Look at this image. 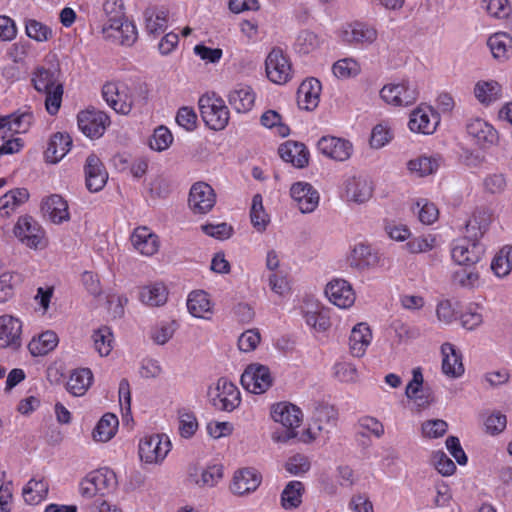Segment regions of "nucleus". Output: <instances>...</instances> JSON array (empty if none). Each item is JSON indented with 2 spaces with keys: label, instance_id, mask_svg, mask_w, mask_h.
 <instances>
[{
  "label": "nucleus",
  "instance_id": "nucleus-1",
  "mask_svg": "<svg viewBox=\"0 0 512 512\" xmlns=\"http://www.w3.org/2000/svg\"><path fill=\"white\" fill-rule=\"evenodd\" d=\"M484 230L477 226V221L470 220L466 224V236L457 241L452 248V258L459 266L476 265L484 253V247L479 242Z\"/></svg>",
  "mask_w": 512,
  "mask_h": 512
},
{
  "label": "nucleus",
  "instance_id": "nucleus-2",
  "mask_svg": "<svg viewBox=\"0 0 512 512\" xmlns=\"http://www.w3.org/2000/svg\"><path fill=\"white\" fill-rule=\"evenodd\" d=\"M337 411L327 403H318L313 411L312 421L305 429L296 443L320 444L324 441L331 429L336 425Z\"/></svg>",
  "mask_w": 512,
  "mask_h": 512
},
{
  "label": "nucleus",
  "instance_id": "nucleus-3",
  "mask_svg": "<svg viewBox=\"0 0 512 512\" xmlns=\"http://www.w3.org/2000/svg\"><path fill=\"white\" fill-rule=\"evenodd\" d=\"M116 473L109 468H99L89 472L78 484L79 495L87 500L105 496L117 488Z\"/></svg>",
  "mask_w": 512,
  "mask_h": 512
},
{
  "label": "nucleus",
  "instance_id": "nucleus-4",
  "mask_svg": "<svg viewBox=\"0 0 512 512\" xmlns=\"http://www.w3.org/2000/svg\"><path fill=\"white\" fill-rule=\"evenodd\" d=\"M271 417L284 427L281 433H273L274 440L285 443L287 440L297 437L293 428L298 427L302 420V412L297 406L291 403H277L272 406Z\"/></svg>",
  "mask_w": 512,
  "mask_h": 512
},
{
  "label": "nucleus",
  "instance_id": "nucleus-5",
  "mask_svg": "<svg viewBox=\"0 0 512 512\" xmlns=\"http://www.w3.org/2000/svg\"><path fill=\"white\" fill-rule=\"evenodd\" d=\"M198 104L201 117L207 127L220 131L228 125L230 113L221 97H217L215 94L213 96H202Z\"/></svg>",
  "mask_w": 512,
  "mask_h": 512
},
{
  "label": "nucleus",
  "instance_id": "nucleus-6",
  "mask_svg": "<svg viewBox=\"0 0 512 512\" xmlns=\"http://www.w3.org/2000/svg\"><path fill=\"white\" fill-rule=\"evenodd\" d=\"M207 395L212 406L220 411L231 412L241 403L240 391L225 377L219 378L215 387L210 386Z\"/></svg>",
  "mask_w": 512,
  "mask_h": 512
},
{
  "label": "nucleus",
  "instance_id": "nucleus-7",
  "mask_svg": "<svg viewBox=\"0 0 512 512\" xmlns=\"http://www.w3.org/2000/svg\"><path fill=\"white\" fill-rule=\"evenodd\" d=\"M187 477L191 484L200 488H214L224 477L221 464L204 465L200 460L191 462L187 467Z\"/></svg>",
  "mask_w": 512,
  "mask_h": 512
},
{
  "label": "nucleus",
  "instance_id": "nucleus-8",
  "mask_svg": "<svg viewBox=\"0 0 512 512\" xmlns=\"http://www.w3.org/2000/svg\"><path fill=\"white\" fill-rule=\"evenodd\" d=\"M102 96L115 112L123 115L131 112L134 98L127 84L123 82H107L102 87Z\"/></svg>",
  "mask_w": 512,
  "mask_h": 512
},
{
  "label": "nucleus",
  "instance_id": "nucleus-9",
  "mask_svg": "<svg viewBox=\"0 0 512 512\" xmlns=\"http://www.w3.org/2000/svg\"><path fill=\"white\" fill-rule=\"evenodd\" d=\"M273 381L269 367L259 363L248 365L240 379L243 388L253 394L265 393L272 386Z\"/></svg>",
  "mask_w": 512,
  "mask_h": 512
},
{
  "label": "nucleus",
  "instance_id": "nucleus-10",
  "mask_svg": "<svg viewBox=\"0 0 512 512\" xmlns=\"http://www.w3.org/2000/svg\"><path fill=\"white\" fill-rule=\"evenodd\" d=\"M381 98L394 106H409L416 102L419 96L417 85L409 80L399 84L385 85L380 91Z\"/></svg>",
  "mask_w": 512,
  "mask_h": 512
},
{
  "label": "nucleus",
  "instance_id": "nucleus-11",
  "mask_svg": "<svg viewBox=\"0 0 512 512\" xmlns=\"http://www.w3.org/2000/svg\"><path fill=\"white\" fill-rule=\"evenodd\" d=\"M266 74L270 81L276 84H285L291 79V63L284 55L283 50L275 47L268 54L266 61Z\"/></svg>",
  "mask_w": 512,
  "mask_h": 512
},
{
  "label": "nucleus",
  "instance_id": "nucleus-12",
  "mask_svg": "<svg viewBox=\"0 0 512 512\" xmlns=\"http://www.w3.org/2000/svg\"><path fill=\"white\" fill-rule=\"evenodd\" d=\"M77 120L79 129L89 138L101 137L110 125L109 116L94 108L80 112Z\"/></svg>",
  "mask_w": 512,
  "mask_h": 512
},
{
  "label": "nucleus",
  "instance_id": "nucleus-13",
  "mask_svg": "<svg viewBox=\"0 0 512 512\" xmlns=\"http://www.w3.org/2000/svg\"><path fill=\"white\" fill-rule=\"evenodd\" d=\"M215 203L216 194L208 183L199 181L191 186L188 205L195 214L208 213Z\"/></svg>",
  "mask_w": 512,
  "mask_h": 512
},
{
  "label": "nucleus",
  "instance_id": "nucleus-14",
  "mask_svg": "<svg viewBox=\"0 0 512 512\" xmlns=\"http://www.w3.org/2000/svg\"><path fill=\"white\" fill-rule=\"evenodd\" d=\"M261 475L253 468H240L232 476L229 490L236 496L254 492L261 484Z\"/></svg>",
  "mask_w": 512,
  "mask_h": 512
},
{
  "label": "nucleus",
  "instance_id": "nucleus-15",
  "mask_svg": "<svg viewBox=\"0 0 512 512\" xmlns=\"http://www.w3.org/2000/svg\"><path fill=\"white\" fill-rule=\"evenodd\" d=\"M405 394L411 400L417 411L427 408L432 402L433 397L428 388L423 387V374L421 368H414L412 379L408 383Z\"/></svg>",
  "mask_w": 512,
  "mask_h": 512
},
{
  "label": "nucleus",
  "instance_id": "nucleus-16",
  "mask_svg": "<svg viewBox=\"0 0 512 512\" xmlns=\"http://www.w3.org/2000/svg\"><path fill=\"white\" fill-rule=\"evenodd\" d=\"M15 236L26 246L38 248L44 232L40 225L31 216H22L14 227Z\"/></svg>",
  "mask_w": 512,
  "mask_h": 512
},
{
  "label": "nucleus",
  "instance_id": "nucleus-17",
  "mask_svg": "<svg viewBox=\"0 0 512 512\" xmlns=\"http://www.w3.org/2000/svg\"><path fill=\"white\" fill-rule=\"evenodd\" d=\"M317 148L320 153L336 161L348 160L353 152L350 141L332 136L322 137L317 143Z\"/></svg>",
  "mask_w": 512,
  "mask_h": 512
},
{
  "label": "nucleus",
  "instance_id": "nucleus-18",
  "mask_svg": "<svg viewBox=\"0 0 512 512\" xmlns=\"http://www.w3.org/2000/svg\"><path fill=\"white\" fill-rule=\"evenodd\" d=\"M291 197L302 213L313 212L319 203V193L307 182H296L290 189Z\"/></svg>",
  "mask_w": 512,
  "mask_h": 512
},
{
  "label": "nucleus",
  "instance_id": "nucleus-19",
  "mask_svg": "<svg viewBox=\"0 0 512 512\" xmlns=\"http://www.w3.org/2000/svg\"><path fill=\"white\" fill-rule=\"evenodd\" d=\"M22 323L11 315L0 316V348L21 346Z\"/></svg>",
  "mask_w": 512,
  "mask_h": 512
},
{
  "label": "nucleus",
  "instance_id": "nucleus-20",
  "mask_svg": "<svg viewBox=\"0 0 512 512\" xmlns=\"http://www.w3.org/2000/svg\"><path fill=\"white\" fill-rule=\"evenodd\" d=\"M86 187L90 192H98L105 186L108 173L106 172L101 160L94 154L86 159L84 167Z\"/></svg>",
  "mask_w": 512,
  "mask_h": 512
},
{
  "label": "nucleus",
  "instance_id": "nucleus-21",
  "mask_svg": "<svg viewBox=\"0 0 512 512\" xmlns=\"http://www.w3.org/2000/svg\"><path fill=\"white\" fill-rule=\"evenodd\" d=\"M460 465H464L467 462V456L464 450H437L432 456V462L435 469L443 476H451L456 470V465L453 461Z\"/></svg>",
  "mask_w": 512,
  "mask_h": 512
},
{
  "label": "nucleus",
  "instance_id": "nucleus-22",
  "mask_svg": "<svg viewBox=\"0 0 512 512\" xmlns=\"http://www.w3.org/2000/svg\"><path fill=\"white\" fill-rule=\"evenodd\" d=\"M328 299L340 308H348L355 301L351 285L344 279H335L329 282L325 289Z\"/></svg>",
  "mask_w": 512,
  "mask_h": 512
},
{
  "label": "nucleus",
  "instance_id": "nucleus-23",
  "mask_svg": "<svg viewBox=\"0 0 512 512\" xmlns=\"http://www.w3.org/2000/svg\"><path fill=\"white\" fill-rule=\"evenodd\" d=\"M321 93V83L316 78L304 80L297 90V103L300 109L314 110L318 104Z\"/></svg>",
  "mask_w": 512,
  "mask_h": 512
},
{
  "label": "nucleus",
  "instance_id": "nucleus-24",
  "mask_svg": "<svg viewBox=\"0 0 512 512\" xmlns=\"http://www.w3.org/2000/svg\"><path fill=\"white\" fill-rule=\"evenodd\" d=\"M104 23L101 32L106 38L113 36L111 29L116 25L121 26L125 18L123 0H106L103 3Z\"/></svg>",
  "mask_w": 512,
  "mask_h": 512
},
{
  "label": "nucleus",
  "instance_id": "nucleus-25",
  "mask_svg": "<svg viewBox=\"0 0 512 512\" xmlns=\"http://www.w3.org/2000/svg\"><path fill=\"white\" fill-rule=\"evenodd\" d=\"M278 153L282 160L296 168H304L308 165L309 152L303 143L287 141L279 146Z\"/></svg>",
  "mask_w": 512,
  "mask_h": 512
},
{
  "label": "nucleus",
  "instance_id": "nucleus-26",
  "mask_svg": "<svg viewBox=\"0 0 512 512\" xmlns=\"http://www.w3.org/2000/svg\"><path fill=\"white\" fill-rule=\"evenodd\" d=\"M466 130L468 135L475 139L482 148L493 145L498 139L497 131L482 119L471 120L466 125Z\"/></svg>",
  "mask_w": 512,
  "mask_h": 512
},
{
  "label": "nucleus",
  "instance_id": "nucleus-27",
  "mask_svg": "<svg viewBox=\"0 0 512 512\" xmlns=\"http://www.w3.org/2000/svg\"><path fill=\"white\" fill-rule=\"evenodd\" d=\"M131 242L136 250L146 256L154 255L159 249V239L147 227H138L131 235Z\"/></svg>",
  "mask_w": 512,
  "mask_h": 512
},
{
  "label": "nucleus",
  "instance_id": "nucleus-28",
  "mask_svg": "<svg viewBox=\"0 0 512 512\" xmlns=\"http://www.w3.org/2000/svg\"><path fill=\"white\" fill-rule=\"evenodd\" d=\"M441 352L443 373L452 378L460 377L464 373V366L462 356L457 352L455 346L451 343H444L441 346Z\"/></svg>",
  "mask_w": 512,
  "mask_h": 512
},
{
  "label": "nucleus",
  "instance_id": "nucleus-29",
  "mask_svg": "<svg viewBox=\"0 0 512 512\" xmlns=\"http://www.w3.org/2000/svg\"><path fill=\"white\" fill-rule=\"evenodd\" d=\"M228 102L237 113H246L254 106L255 94L250 86L238 85L229 92Z\"/></svg>",
  "mask_w": 512,
  "mask_h": 512
},
{
  "label": "nucleus",
  "instance_id": "nucleus-30",
  "mask_svg": "<svg viewBox=\"0 0 512 512\" xmlns=\"http://www.w3.org/2000/svg\"><path fill=\"white\" fill-rule=\"evenodd\" d=\"M145 27L149 35L158 36L167 29L168 11L164 8L148 7L144 13Z\"/></svg>",
  "mask_w": 512,
  "mask_h": 512
},
{
  "label": "nucleus",
  "instance_id": "nucleus-31",
  "mask_svg": "<svg viewBox=\"0 0 512 512\" xmlns=\"http://www.w3.org/2000/svg\"><path fill=\"white\" fill-rule=\"evenodd\" d=\"M349 262L351 267L365 270L375 267L379 263V256L370 246L360 243L352 250Z\"/></svg>",
  "mask_w": 512,
  "mask_h": 512
},
{
  "label": "nucleus",
  "instance_id": "nucleus-32",
  "mask_svg": "<svg viewBox=\"0 0 512 512\" xmlns=\"http://www.w3.org/2000/svg\"><path fill=\"white\" fill-rule=\"evenodd\" d=\"M372 339V332L366 323L355 325L349 337L350 351L353 356L361 357Z\"/></svg>",
  "mask_w": 512,
  "mask_h": 512
},
{
  "label": "nucleus",
  "instance_id": "nucleus-33",
  "mask_svg": "<svg viewBox=\"0 0 512 512\" xmlns=\"http://www.w3.org/2000/svg\"><path fill=\"white\" fill-rule=\"evenodd\" d=\"M305 486L300 481H290L281 492L280 505L286 511L298 509L302 505Z\"/></svg>",
  "mask_w": 512,
  "mask_h": 512
},
{
  "label": "nucleus",
  "instance_id": "nucleus-34",
  "mask_svg": "<svg viewBox=\"0 0 512 512\" xmlns=\"http://www.w3.org/2000/svg\"><path fill=\"white\" fill-rule=\"evenodd\" d=\"M42 211L55 224H60L69 219L68 204L58 194L51 195L43 202Z\"/></svg>",
  "mask_w": 512,
  "mask_h": 512
},
{
  "label": "nucleus",
  "instance_id": "nucleus-35",
  "mask_svg": "<svg viewBox=\"0 0 512 512\" xmlns=\"http://www.w3.org/2000/svg\"><path fill=\"white\" fill-rule=\"evenodd\" d=\"M72 139L68 134L57 132L50 138L48 147L45 152L47 161L57 163L70 150Z\"/></svg>",
  "mask_w": 512,
  "mask_h": 512
},
{
  "label": "nucleus",
  "instance_id": "nucleus-36",
  "mask_svg": "<svg viewBox=\"0 0 512 512\" xmlns=\"http://www.w3.org/2000/svg\"><path fill=\"white\" fill-rule=\"evenodd\" d=\"M376 37V30L362 23L351 24L342 32L343 40L350 44L372 43Z\"/></svg>",
  "mask_w": 512,
  "mask_h": 512
},
{
  "label": "nucleus",
  "instance_id": "nucleus-37",
  "mask_svg": "<svg viewBox=\"0 0 512 512\" xmlns=\"http://www.w3.org/2000/svg\"><path fill=\"white\" fill-rule=\"evenodd\" d=\"M487 45L493 57L498 60H507L512 54V37L505 32L491 35L488 38Z\"/></svg>",
  "mask_w": 512,
  "mask_h": 512
},
{
  "label": "nucleus",
  "instance_id": "nucleus-38",
  "mask_svg": "<svg viewBox=\"0 0 512 512\" xmlns=\"http://www.w3.org/2000/svg\"><path fill=\"white\" fill-rule=\"evenodd\" d=\"M373 188L365 178L353 177L347 181L346 194L349 200L363 203L372 196Z\"/></svg>",
  "mask_w": 512,
  "mask_h": 512
},
{
  "label": "nucleus",
  "instance_id": "nucleus-39",
  "mask_svg": "<svg viewBox=\"0 0 512 512\" xmlns=\"http://www.w3.org/2000/svg\"><path fill=\"white\" fill-rule=\"evenodd\" d=\"M434 121L432 122L430 119V115L428 112L417 108L410 115L409 120V128L412 132L422 133V134H432L436 130V126L438 123L437 116L432 115Z\"/></svg>",
  "mask_w": 512,
  "mask_h": 512
},
{
  "label": "nucleus",
  "instance_id": "nucleus-40",
  "mask_svg": "<svg viewBox=\"0 0 512 512\" xmlns=\"http://www.w3.org/2000/svg\"><path fill=\"white\" fill-rule=\"evenodd\" d=\"M58 336L54 331L48 330L33 338L28 349L33 356H43L54 350L58 344Z\"/></svg>",
  "mask_w": 512,
  "mask_h": 512
},
{
  "label": "nucleus",
  "instance_id": "nucleus-41",
  "mask_svg": "<svg viewBox=\"0 0 512 512\" xmlns=\"http://www.w3.org/2000/svg\"><path fill=\"white\" fill-rule=\"evenodd\" d=\"M93 374L89 368L75 370L68 382L67 390L74 396H82L92 384Z\"/></svg>",
  "mask_w": 512,
  "mask_h": 512
},
{
  "label": "nucleus",
  "instance_id": "nucleus-42",
  "mask_svg": "<svg viewBox=\"0 0 512 512\" xmlns=\"http://www.w3.org/2000/svg\"><path fill=\"white\" fill-rule=\"evenodd\" d=\"M33 121V113L29 110L19 114L13 113L0 117V130L7 129L16 133L25 132Z\"/></svg>",
  "mask_w": 512,
  "mask_h": 512
},
{
  "label": "nucleus",
  "instance_id": "nucleus-43",
  "mask_svg": "<svg viewBox=\"0 0 512 512\" xmlns=\"http://www.w3.org/2000/svg\"><path fill=\"white\" fill-rule=\"evenodd\" d=\"M118 425V418L112 413H106L93 429L92 436L96 441L106 442L115 435Z\"/></svg>",
  "mask_w": 512,
  "mask_h": 512
},
{
  "label": "nucleus",
  "instance_id": "nucleus-44",
  "mask_svg": "<svg viewBox=\"0 0 512 512\" xmlns=\"http://www.w3.org/2000/svg\"><path fill=\"white\" fill-rule=\"evenodd\" d=\"M48 493V484L43 479H31L23 488L22 495L26 503L35 505L44 500Z\"/></svg>",
  "mask_w": 512,
  "mask_h": 512
},
{
  "label": "nucleus",
  "instance_id": "nucleus-45",
  "mask_svg": "<svg viewBox=\"0 0 512 512\" xmlns=\"http://www.w3.org/2000/svg\"><path fill=\"white\" fill-rule=\"evenodd\" d=\"M187 308L194 317L202 318L204 314L211 311V303L205 291L198 290L189 294Z\"/></svg>",
  "mask_w": 512,
  "mask_h": 512
},
{
  "label": "nucleus",
  "instance_id": "nucleus-46",
  "mask_svg": "<svg viewBox=\"0 0 512 512\" xmlns=\"http://www.w3.org/2000/svg\"><path fill=\"white\" fill-rule=\"evenodd\" d=\"M140 299L146 305L161 306L167 301L166 287L161 283L145 286L140 292Z\"/></svg>",
  "mask_w": 512,
  "mask_h": 512
},
{
  "label": "nucleus",
  "instance_id": "nucleus-47",
  "mask_svg": "<svg viewBox=\"0 0 512 512\" xmlns=\"http://www.w3.org/2000/svg\"><path fill=\"white\" fill-rule=\"evenodd\" d=\"M250 219L253 227L259 232L265 231L270 222L269 216L263 208L262 196L260 194L253 196Z\"/></svg>",
  "mask_w": 512,
  "mask_h": 512
},
{
  "label": "nucleus",
  "instance_id": "nucleus-48",
  "mask_svg": "<svg viewBox=\"0 0 512 512\" xmlns=\"http://www.w3.org/2000/svg\"><path fill=\"white\" fill-rule=\"evenodd\" d=\"M474 94L481 103L489 104L500 98L501 86L496 81L478 82Z\"/></svg>",
  "mask_w": 512,
  "mask_h": 512
},
{
  "label": "nucleus",
  "instance_id": "nucleus-49",
  "mask_svg": "<svg viewBox=\"0 0 512 512\" xmlns=\"http://www.w3.org/2000/svg\"><path fill=\"white\" fill-rule=\"evenodd\" d=\"M34 87L39 92L49 91L55 88L58 84V73L55 69H46L40 67L35 72V76L32 79Z\"/></svg>",
  "mask_w": 512,
  "mask_h": 512
},
{
  "label": "nucleus",
  "instance_id": "nucleus-50",
  "mask_svg": "<svg viewBox=\"0 0 512 512\" xmlns=\"http://www.w3.org/2000/svg\"><path fill=\"white\" fill-rule=\"evenodd\" d=\"M491 269L498 277L507 276L512 269V246L503 247L493 258Z\"/></svg>",
  "mask_w": 512,
  "mask_h": 512
},
{
  "label": "nucleus",
  "instance_id": "nucleus-51",
  "mask_svg": "<svg viewBox=\"0 0 512 512\" xmlns=\"http://www.w3.org/2000/svg\"><path fill=\"white\" fill-rule=\"evenodd\" d=\"M94 346L100 356H107L112 350L113 334L109 327L102 326L92 335Z\"/></svg>",
  "mask_w": 512,
  "mask_h": 512
},
{
  "label": "nucleus",
  "instance_id": "nucleus-52",
  "mask_svg": "<svg viewBox=\"0 0 512 512\" xmlns=\"http://www.w3.org/2000/svg\"><path fill=\"white\" fill-rule=\"evenodd\" d=\"M453 282L462 287H473L479 279L475 265L460 266L452 275Z\"/></svg>",
  "mask_w": 512,
  "mask_h": 512
},
{
  "label": "nucleus",
  "instance_id": "nucleus-53",
  "mask_svg": "<svg viewBox=\"0 0 512 512\" xmlns=\"http://www.w3.org/2000/svg\"><path fill=\"white\" fill-rule=\"evenodd\" d=\"M438 167V160L434 157L421 156L408 162V169L421 177L434 173Z\"/></svg>",
  "mask_w": 512,
  "mask_h": 512
},
{
  "label": "nucleus",
  "instance_id": "nucleus-54",
  "mask_svg": "<svg viewBox=\"0 0 512 512\" xmlns=\"http://www.w3.org/2000/svg\"><path fill=\"white\" fill-rule=\"evenodd\" d=\"M111 31L117 33V35L112 33V37L120 39V43L122 45L131 46L138 37L136 25L127 19L122 21L121 26L116 25V27H113Z\"/></svg>",
  "mask_w": 512,
  "mask_h": 512
},
{
  "label": "nucleus",
  "instance_id": "nucleus-55",
  "mask_svg": "<svg viewBox=\"0 0 512 512\" xmlns=\"http://www.w3.org/2000/svg\"><path fill=\"white\" fill-rule=\"evenodd\" d=\"M29 198V192L26 188H16L10 190L0 198V211L14 209L23 204Z\"/></svg>",
  "mask_w": 512,
  "mask_h": 512
},
{
  "label": "nucleus",
  "instance_id": "nucleus-56",
  "mask_svg": "<svg viewBox=\"0 0 512 512\" xmlns=\"http://www.w3.org/2000/svg\"><path fill=\"white\" fill-rule=\"evenodd\" d=\"M26 34L35 41L44 42L52 37V30L37 20L29 19L26 21Z\"/></svg>",
  "mask_w": 512,
  "mask_h": 512
},
{
  "label": "nucleus",
  "instance_id": "nucleus-57",
  "mask_svg": "<svg viewBox=\"0 0 512 512\" xmlns=\"http://www.w3.org/2000/svg\"><path fill=\"white\" fill-rule=\"evenodd\" d=\"M332 70L337 78H349L359 74L360 66L352 58H344L335 62Z\"/></svg>",
  "mask_w": 512,
  "mask_h": 512
},
{
  "label": "nucleus",
  "instance_id": "nucleus-58",
  "mask_svg": "<svg viewBox=\"0 0 512 512\" xmlns=\"http://www.w3.org/2000/svg\"><path fill=\"white\" fill-rule=\"evenodd\" d=\"M320 45V39L317 34L312 31H301L296 40V48L298 52L309 54L316 50Z\"/></svg>",
  "mask_w": 512,
  "mask_h": 512
},
{
  "label": "nucleus",
  "instance_id": "nucleus-59",
  "mask_svg": "<svg viewBox=\"0 0 512 512\" xmlns=\"http://www.w3.org/2000/svg\"><path fill=\"white\" fill-rule=\"evenodd\" d=\"M173 136L169 129L165 126H159L154 130V133L149 141L151 149L155 151H164L172 143Z\"/></svg>",
  "mask_w": 512,
  "mask_h": 512
},
{
  "label": "nucleus",
  "instance_id": "nucleus-60",
  "mask_svg": "<svg viewBox=\"0 0 512 512\" xmlns=\"http://www.w3.org/2000/svg\"><path fill=\"white\" fill-rule=\"evenodd\" d=\"M198 428V421L193 412L179 411V433L183 438H190Z\"/></svg>",
  "mask_w": 512,
  "mask_h": 512
},
{
  "label": "nucleus",
  "instance_id": "nucleus-61",
  "mask_svg": "<svg viewBox=\"0 0 512 512\" xmlns=\"http://www.w3.org/2000/svg\"><path fill=\"white\" fill-rule=\"evenodd\" d=\"M18 281V274L5 272L0 275V303H5L13 297Z\"/></svg>",
  "mask_w": 512,
  "mask_h": 512
},
{
  "label": "nucleus",
  "instance_id": "nucleus-62",
  "mask_svg": "<svg viewBox=\"0 0 512 512\" xmlns=\"http://www.w3.org/2000/svg\"><path fill=\"white\" fill-rule=\"evenodd\" d=\"M260 121L261 124L267 128L276 127L278 134L282 137L289 135V127L281 123V115L274 110H268L264 112L260 118Z\"/></svg>",
  "mask_w": 512,
  "mask_h": 512
},
{
  "label": "nucleus",
  "instance_id": "nucleus-63",
  "mask_svg": "<svg viewBox=\"0 0 512 512\" xmlns=\"http://www.w3.org/2000/svg\"><path fill=\"white\" fill-rule=\"evenodd\" d=\"M487 12L498 19L507 18L511 13V6L508 0H482Z\"/></svg>",
  "mask_w": 512,
  "mask_h": 512
},
{
  "label": "nucleus",
  "instance_id": "nucleus-64",
  "mask_svg": "<svg viewBox=\"0 0 512 512\" xmlns=\"http://www.w3.org/2000/svg\"><path fill=\"white\" fill-rule=\"evenodd\" d=\"M46 94L45 106L46 110L50 115H55L58 113L59 108L62 102L63 96V86L62 84H57L55 88L50 89L49 91L44 92Z\"/></svg>",
  "mask_w": 512,
  "mask_h": 512
}]
</instances>
